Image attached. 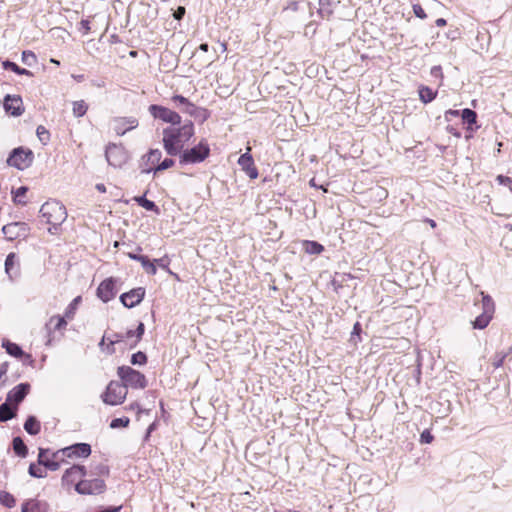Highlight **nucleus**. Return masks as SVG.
I'll return each mask as SVG.
<instances>
[{"label": "nucleus", "mask_w": 512, "mask_h": 512, "mask_svg": "<svg viewBox=\"0 0 512 512\" xmlns=\"http://www.w3.org/2000/svg\"><path fill=\"white\" fill-rule=\"evenodd\" d=\"M505 357H506V354H497V355L495 356V360H494L493 365H494L496 368L500 367V366L502 365V363H503V361H504Z\"/></svg>", "instance_id": "5fc2aeb1"}, {"label": "nucleus", "mask_w": 512, "mask_h": 512, "mask_svg": "<svg viewBox=\"0 0 512 512\" xmlns=\"http://www.w3.org/2000/svg\"><path fill=\"white\" fill-rule=\"evenodd\" d=\"M147 362V356L145 353L138 351L131 357V363L133 365H144Z\"/></svg>", "instance_id": "a18cd8bd"}, {"label": "nucleus", "mask_w": 512, "mask_h": 512, "mask_svg": "<svg viewBox=\"0 0 512 512\" xmlns=\"http://www.w3.org/2000/svg\"><path fill=\"white\" fill-rule=\"evenodd\" d=\"M2 66L5 70H11L13 72H15L16 74L18 75H26V76H29L31 77L33 74L31 71L25 69V68H21L19 67L16 63L10 61V60H5L2 62Z\"/></svg>", "instance_id": "cd10ccee"}, {"label": "nucleus", "mask_w": 512, "mask_h": 512, "mask_svg": "<svg viewBox=\"0 0 512 512\" xmlns=\"http://www.w3.org/2000/svg\"><path fill=\"white\" fill-rule=\"evenodd\" d=\"M7 370H8V364L7 363H3L0 366V374L5 375L7 373Z\"/></svg>", "instance_id": "69168bd1"}, {"label": "nucleus", "mask_w": 512, "mask_h": 512, "mask_svg": "<svg viewBox=\"0 0 512 512\" xmlns=\"http://www.w3.org/2000/svg\"><path fill=\"white\" fill-rule=\"evenodd\" d=\"M413 11H414V14L418 18H420V19L426 18V13H425L424 9L421 7V5H419V4L413 5Z\"/></svg>", "instance_id": "8fccbe9b"}, {"label": "nucleus", "mask_w": 512, "mask_h": 512, "mask_svg": "<svg viewBox=\"0 0 512 512\" xmlns=\"http://www.w3.org/2000/svg\"><path fill=\"white\" fill-rule=\"evenodd\" d=\"M436 95L437 92L427 86H421L419 88V98L425 104L433 101L436 98Z\"/></svg>", "instance_id": "c756f323"}, {"label": "nucleus", "mask_w": 512, "mask_h": 512, "mask_svg": "<svg viewBox=\"0 0 512 512\" xmlns=\"http://www.w3.org/2000/svg\"><path fill=\"white\" fill-rule=\"evenodd\" d=\"M305 252L312 255L320 254L324 247L316 241H305L304 242Z\"/></svg>", "instance_id": "72a5a7b5"}, {"label": "nucleus", "mask_w": 512, "mask_h": 512, "mask_svg": "<svg viewBox=\"0 0 512 512\" xmlns=\"http://www.w3.org/2000/svg\"><path fill=\"white\" fill-rule=\"evenodd\" d=\"M129 418L128 417H121V418H115L110 423V428L116 429L121 427H127L129 425Z\"/></svg>", "instance_id": "49530a36"}, {"label": "nucleus", "mask_w": 512, "mask_h": 512, "mask_svg": "<svg viewBox=\"0 0 512 512\" xmlns=\"http://www.w3.org/2000/svg\"><path fill=\"white\" fill-rule=\"evenodd\" d=\"M12 445L15 454L22 458L27 456L28 449L21 437H15L12 441Z\"/></svg>", "instance_id": "7c9ffc66"}, {"label": "nucleus", "mask_w": 512, "mask_h": 512, "mask_svg": "<svg viewBox=\"0 0 512 512\" xmlns=\"http://www.w3.org/2000/svg\"><path fill=\"white\" fill-rule=\"evenodd\" d=\"M88 110V105L85 103L84 100H79L73 102V115L77 118L82 117L86 114Z\"/></svg>", "instance_id": "f704fd0d"}, {"label": "nucleus", "mask_w": 512, "mask_h": 512, "mask_svg": "<svg viewBox=\"0 0 512 512\" xmlns=\"http://www.w3.org/2000/svg\"><path fill=\"white\" fill-rule=\"evenodd\" d=\"M134 200L137 202V204L141 207H143L144 209H146L147 211H153L155 212L156 214H159L160 213V210L158 208V206L151 200H148L145 195L143 196H137L134 198Z\"/></svg>", "instance_id": "bb28decb"}, {"label": "nucleus", "mask_w": 512, "mask_h": 512, "mask_svg": "<svg viewBox=\"0 0 512 512\" xmlns=\"http://www.w3.org/2000/svg\"><path fill=\"white\" fill-rule=\"evenodd\" d=\"M29 391H30L29 383H20L8 392L6 400L17 408V406L27 396Z\"/></svg>", "instance_id": "dca6fc26"}, {"label": "nucleus", "mask_w": 512, "mask_h": 512, "mask_svg": "<svg viewBox=\"0 0 512 512\" xmlns=\"http://www.w3.org/2000/svg\"><path fill=\"white\" fill-rule=\"evenodd\" d=\"M63 457H83L87 458L91 454V446L87 443H77L60 450Z\"/></svg>", "instance_id": "2eb2a0df"}, {"label": "nucleus", "mask_w": 512, "mask_h": 512, "mask_svg": "<svg viewBox=\"0 0 512 512\" xmlns=\"http://www.w3.org/2000/svg\"><path fill=\"white\" fill-rule=\"evenodd\" d=\"M46 452L47 450L40 448L38 455V463L51 471L58 470L60 468V462L57 459L61 454L60 450L54 453L52 458L45 457Z\"/></svg>", "instance_id": "aec40b11"}, {"label": "nucleus", "mask_w": 512, "mask_h": 512, "mask_svg": "<svg viewBox=\"0 0 512 512\" xmlns=\"http://www.w3.org/2000/svg\"><path fill=\"white\" fill-rule=\"evenodd\" d=\"M481 295L483 312L479 316H477L476 319L473 321V327L475 329L486 328L490 323L495 311V306L492 298L489 295H484L483 292H481Z\"/></svg>", "instance_id": "423d86ee"}, {"label": "nucleus", "mask_w": 512, "mask_h": 512, "mask_svg": "<svg viewBox=\"0 0 512 512\" xmlns=\"http://www.w3.org/2000/svg\"><path fill=\"white\" fill-rule=\"evenodd\" d=\"M48 508L45 501L30 499L22 504L21 512H48Z\"/></svg>", "instance_id": "4be33fe9"}, {"label": "nucleus", "mask_w": 512, "mask_h": 512, "mask_svg": "<svg viewBox=\"0 0 512 512\" xmlns=\"http://www.w3.org/2000/svg\"><path fill=\"white\" fill-rule=\"evenodd\" d=\"M182 112L187 113L190 116L197 117L198 113H200V112L206 113V110L200 109V108L196 107L194 104H192L191 102H188V104L183 106Z\"/></svg>", "instance_id": "37998d69"}, {"label": "nucleus", "mask_w": 512, "mask_h": 512, "mask_svg": "<svg viewBox=\"0 0 512 512\" xmlns=\"http://www.w3.org/2000/svg\"><path fill=\"white\" fill-rule=\"evenodd\" d=\"M36 133H37V136H38L39 140L43 144H47L48 141L50 140V133H49V131L44 126H41V125L38 126L37 130H36Z\"/></svg>", "instance_id": "c03bdc74"}, {"label": "nucleus", "mask_w": 512, "mask_h": 512, "mask_svg": "<svg viewBox=\"0 0 512 512\" xmlns=\"http://www.w3.org/2000/svg\"><path fill=\"white\" fill-rule=\"evenodd\" d=\"M194 135V125L191 121L183 124L181 127H168L163 130V146L170 156L179 155L186 143Z\"/></svg>", "instance_id": "f257e3e1"}, {"label": "nucleus", "mask_w": 512, "mask_h": 512, "mask_svg": "<svg viewBox=\"0 0 512 512\" xmlns=\"http://www.w3.org/2000/svg\"><path fill=\"white\" fill-rule=\"evenodd\" d=\"M40 213L46 222L54 227L61 225L67 218L65 206L56 200L45 202L40 208Z\"/></svg>", "instance_id": "f03ea898"}, {"label": "nucleus", "mask_w": 512, "mask_h": 512, "mask_svg": "<svg viewBox=\"0 0 512 512\" xmlns=\"http://www.w3.org/2000/svg\"><path fill=\"white\" fill-rule=\"evenodd\" d=\"M105 341L108 342V347H109V346H113L117 343L125 342V336L123 333H118V332L106 333L102 337V341H101L100 345H102Z\"/></svg>", "instance_id": "a878e982"}, {"label": "nucleus", "mask_w": 512, "mask_h": 512, "mask_svg": "<svg viewBox=\"0 0 512 512\" xmlns=\"http://www.w3.org/2000/svg\"><path fill=\"white\" fill-rule=\"evenodd\" d=\"M105 488V482L100 478L79 480L76 483V492L81 495L101 494Z\"/></svg>", "instance_id": "6e6552de"}, {"label": "nucleus", "mask_w": 512, "mask_h": 512, "mask_svg": "<svg viewBox=\"0 0 512 512\" xmlns=\"http://www.w3.org/2000/svg\"><path fill=\"white\" fill-rule=\"evenodd\" d=\"M5 272L11 281L20 276V265L14 252L9 253L6 257Z\"/></svg>", "instance_id": "6ab92c4d"}, {"label": "nucleus", "mask_w": 512, "mask_h": 512, "mask_svg": "<svg viewBox=\"0 0 512 512\" xmlns=\"http://www.w3.org/2000/svg\"><path fill=\"white\" fill-rule=\"evenodd\" d=\"M199 50L203 51V52H208L209 50V45L207 43H202L200 46H199Z\"/></svg>", "instance_id": "774afa93"}, {"label": "nucleus", "mask_w": 512, "mask_h": 512, "mask_svg": "<svg viewBox=\"0 0 512 512\" xmlns=\"http://www.w3.org/2000/svg\"><path fill=\"white\" fill-rule=\"evenodd\" d=\"M118 376L123 381V386L134 389H144L147 386V380L144 374L129 366H121L117 371Z\"/></svg>", "instance_id": "20e7f679"}, {"label": "nucleus", "mask_w": 512, "mask_h": 512, "mask_svg": "<svg viewBox=\"0 0 512 512\" xmlns=\"http://www.w3.org/2000/svg\"><path fill=\"white\" fill-rule=\"evenodd\" d=\"M3 105L5 111L12 116H20L24 111L22 99L20 96L6 95Z\"/></svg>", "instance_id": "a211bd4d"}, {"label": "nucleus", "mask_w": 512, "mask_h": 512, "mask_svg": "<svg viewBox=\"0 0 512 512\" xmlns=\"http://www.w3.org/2000/svg\"><path fill=\"white\" fill-rule=\"evenodd\" d=\"M250 151L251 147L248 146L246 148V152L239 157L238 165L251 179H256L258 177V170L254 164Z\"/></svg>", "instance_id": "f8f14e48"}, {"label": "nucleus", "mask_w": 512, "mask_h": 512, "mask_svg": "<svg viewBox=\"0 0 512 512\" xmlns=\"http://www.w3.org/2000/svg\"><path fill=\"white\" fill-rule=\"evenodd\" d=\"M17 408L7 400L0 405V422L8 421L16 416Z\"/></svg>", "instance_id": "b1692460"}, {"label": "nucleus", "mask_w": 512, "mask_h": 512, "mask_svg": "<svg viewBox=\"0 0 512 512\" xmlns=\"http://www.w3.org/2000/svg\"><path fill=\"white\" fill-rule=\"evenodd\" d=\"M142 267L150 275L157 273V267L154 262H151L147 256H143V260H140Z\"/></svg>", "instance_id": "a19ab883"}, {"label": "nucleus", "mask_w": 512, "mask_h": 512, "mask_svg": "<svg viewBox=\"0 0 512 512\" xmlns=\"http://www.w3.org/2000/svg\"><path fill=\"white\" fill-rule=\"evenodd\" d=\"M447 131L457 138L461 137V133L453 126H447Z\"/></svg>", "instance_id": "13d9d810"}, {"label": "nucleus", "mask_w": 512, "mask_h": 512, "mask_svg": "<svg viewBox=\"0 0 512 512\" xmlns=\"http://www.w3.org/2000/svg\"><path fill=\"white\" fill-rule=\"evenodd\" d=\"M172 100L178 105L183 108L184 105L188 104L190 102L187 98L183 97L182 95H175Z\"/></svg>", "instance_id": "3c124183"}, {"label": "nucleus", "mask_w": 512, "mask_h": 512, "mask_svg": "<svg viewBox=\"0 0 512 512\" xmlns=\"http://www.w3.org/2000/svg\"><path fill=\"white\" fill-rule=\"evenodd\" d=\"M18 226L19 223H9L3 226L2 232L7 239L13 240L18 236V233L16 232Z\"/></svg>", "instance_id": "e433bc0d"}, {"label": "nucleus", "mask_w": 512, "mask_h": 512, "mask_svg": "<svg viewBox=\"0 0 512 512\" xmlns=\"http://www.w3.org/2000/svg\"><path fill=\"white\" fill-rule=\"evenodd\" d=\"M145 296V289L138 287L130 290L129 292L123 293L120 296L121 303L127 308H133L138 305Z\"/></svg>", "instance_id": "4468645a"}, {"label": "nucleus", "mask_w": 512, "mask_h": 512, "mask_svg": "<svg viewBox=\"0 0 512 512\" xmlns=\"http://www.w3.org/2000/svg\"><path fill=\"white\" fill-rule=\"evenodd\" d=\"M436 25H437L438 27H443V26H445V25H446V20H445V19H443V18H439V19H437V20H436Z\"/></svg>", "instance_id": "338daca9"}, {"label": "nucleus", "mask_w": 512, "mask_h": 512, "mask_svg": "<svg viewBox=\"0 0 512 512\" xmlns=\"http://www.w3.org/2000/svg\"><path fill=\"white\" fill-rule=\"evenodd\" d=\"M33 161V153L29 149H24L22 147L16 148L10 154L7 163L15 167L19 170H24L28 168Z\"/></svg>", "instance_id": "0eeeda50"}, {"label": "nucleus", "mask_w": 512, "mask_h": 512, "mask_svg": "<svg viewBox=\"0 0 512 512\" xmlns=\"http://www.w3.org/2000/svg\"><path fill=\"white\" fill-rule=\"evenodd\" d=\"M87 471L85 466L82 465H73L68 468L62 476L61 483L62 486L66 490H70L72 486L76 489V483L79 480H84L83 478L86 476Z\"/></svg>", "instance_id": "1a4fd4ad"}, {"label": "nucleus", "mask_w": 512, "mask_h": 512, "mask_svg": "<svg viewBox=\"0 0 512 512\" xmlns=\"http://www.w3.org/2000/svg\"><path fill=\"white\" fill-rule=\"evenodd\" d=\"M497 181L500 183V184H503V185H506L508 183H511L512 180L511 178L507 177V176H503V175H499L497 176Z\"/></svg>", "instance_id": "4d7b16f0"}, {"label": "nucleus", "mask_w": 512, "mask_h": 512, "mask_svg": "<svg viewBox=\"0 0 512 512\" xmlns=\"http://www.w3.org/2000/svg\"><path fill=\"white\" fill-rule=\"evenodd\" d=\"M174 160L172 158H165L162 162H160L157 166H155L154 168L153 167H149L145 170H143L144 173H150V172H154V173H157V172H160V171H163V170H166L170 167H172L174 165Z\"/></svg>", "instance_id": "473e14b6"}, {"label": "nucleus", "mask_w": 512, "mask_h": 512, "mask_svg": "<svg viewBox=\"0 0 512 512\" xmlns=\"http://www.w3.org/2000/svg\"><path fill=\"white\" fill-rule=\"evenodd\" d=\"M459 114H460V112L458 110L450 109V110L446 111L445 117H446V119H448L449 116L457 117V116H459Z\"/></svg>", "instance_id": "e2e57ef3"}, {"label": "nucleus", "mask_w": 512, "mask_h": 512, "mask_svg": "<svg viewBox=\"0 0 512 512\" xmlns=\"http://www.w3.org/2000/svg\"><path fill=\"white\" fill-rule=\"evenodd\" d=\"M150 113L154 118L161 119L166 123H170L172 125H178L181 123V116L173 110H170L166 107L159 105H151L149 107Z\"/></svg>", "instance_id": "9d476101"}, {"label": "nucleus", "mask_w": 512, "mask_h": 512, "mask_svg": "<svg viewBox=\"0 0 512 512\" xmlns=\"http://www.w3.org/2000/svg\"><path fill=\"white\" fill-rule=\"evenodd\" d=\"M145 157L147 158V162L149 164L158 165L162 157V152L159 149H151Z\"/></svg>", "instance_id": "58836bf2"}, {"label": "nucleus", "mask_w": 512, "mask_h": 512, "mask_svg": "<svg viewBox=\"0 0 512 512\" xmlns=\"http://www.w3.org/2000/svg\"><path fill=\"white\" fill-rule=\"evenodd\" d=\"M95 188H96L99 192H101V193L106 192V187H105V185H104V184H102V183H98V184H96Z\"/></svg>", "instance_id": "0e129e2a"}, {"label": "nucleus", "mask_w": 512, "mask_h": 512, "mask_svg": "<svg viewBox=\"0 0 512 512\" xmlns=\"http://www.w3.org/2000/svg\"><path fill=\"white\" fill-rule=\"evenodd\" d=\"M433 440V436L431 435V433L429 431H424L422 434H421V442L422 443H430L432 442Z\"/></svg>", "instance_id": "864d4df0"}, {"label": "nucleus", "mask_w": 512, "mask_h": 512, "mask_svg": "<svg viewBox=\"0 0 512 512\" xmlns=\"http://www.w3.org/2000/svg\"><path fill=\"white\" fill-rule=\"evenodd\" d=\"M209 154V145L206 142L201 141L198 145L190 149L183 150L179 154V163L181 165L200 163L203 162L209 156Z\"/></svg>", "instance_id": "7ed1b4c3"}, {"label": "nucleus", "mask_w": 512, "mask_h": 512, "mask_svg": "<svg viewBox=\"0 0 512 512\" xmlns=\"http://www.w3.org/2000/svg\"><path fill=\"white\" fill-rule=\"evenodd\" d=\"M2 347L6 349V352L10 354L11 356H14L16 358L21 357L24 353L23 350L19 345L16 343H12L8 340H4L2 342Z\"/></svg>", "instance_id": "c85d7f7f"}, {"label": "nucleus", "mask_w": 512, "mask_h": 512, "mask_svg": "<svg viewBox=\"0 0 512 512\" xmlns=\"http://www.w3.org/2000/svg\"><path fill=\"white\" fill-rule=\"evenodd\" d=\"M360 333H361V325L358 322H356L353 327L352 336H354V335L359 336Z\"/></svg>", "instance_id": "680f3d73"}, {"label": "nucleus", "mask_w": 512, "mask_h": 512, "mask_svg": "<svg viewBox=\"0 0 512 512\" xmlns=\"http://www.w3.org/2000/svg\"><path fill=\"white\" fill-rule=\"evenodd\" d=\"M185 15V8L179 6L176 11L173 13V16L176 20H181Z\"/></svg>", "instance_id": "603ef678"}, {"label": "nucleus", "mask_w": 512, "mask_h": 512, "mask_svg": "<svg viewBox=\"0 0 512 512\" xmlns=\"http://www.w3.org/2000/svg\"><path fill=\"white\" fill-rule=\"evenodd\" d=\"M0 503L7 508H12L16 504V499L9 492L2 491L0 492Z\"/></svg>", "instance_id": "4c0bfd02"}, {"label": "nucleus", "mask_w": 512, "mask_h": 512, "mask_svg": "<svg viewBox=\"0 0 512 512\" xmlns=\"http://www.w3.org/2000/svg\"><path fill=\"white\" fill-rule=\"evenodd\" d=\"M127 396V389L117 381H111L102 395V400L108 405H119Z\"/></svg>", "instance_id": "39448f33"}, {"label": "nucleus", "mask_w": 512, "mask_h": 512, "mask_svg": "<svg viewBox=\"0 0 512 512\" xmlns=\"http://www.w3.org/2000/svg\"><path fill=\"white\" fill-rule=\"evenodd\" d=\"M81 26L84 29V34H87L90 31V22L88 20H82Z\"/></svg>", "instance_id": "052dcab7"}, {"label": "nucleus", "mask_w": 512, "mask_h": 512, "mask_svg": "<svg viewBox=\"0 0 512 512\" xmlns=\"http://www.w3.org/2000/svg\"><path fill=\"white\" fill-rule=\"evenodd\" d=\"M81 302V297L80 296H77L76 298H74L72 300V302L68 305V307L66 308L65 310V313H64V316L68 319V320H72L74 318V315L76 313V310L78 308V305L80 304Z\"/></svg>", "instance_id": "c9c22d12"}, {"label": "nucleus", "mask_w": 512, "mask_h": 512, "mask_svg": "<svg viewBox=\"0 0 512 512\" xmlns=\"http://www.w3.org/2000/svg\"><path fill=\"white\" fill-rule=\"evenodd\" d=\"M431 75L434 77H442V69L440 66H434L431 68Z\"/></svg>", "instance_id": "6e6d98bb"}, {"label": "nucleus", "mask_w": 512, "mask_h": 512, "mask_svg": "<svg viewBox=\"0 0 512 512\" xmlns=\"http://www.w3.org/2000/svg\"><path fill=\"white\" fill-rule=\"evenodd\" d=\"M25 431L30 435H37L40 432V422L34 416H29L24 423Z\"/></svg>", "instance_id": "393cba45"}, {"label": "nucleus", "mask_w": 512, "mask_h": 512, "mask_svg": "<svg viewBox=\"0 0 512 512\" xmlns=\"http://www.w3.org/2000/svg\"><path fill=\"white\" fill-rule=\"evenodd\" d=\"M66 319L67 318L65 316H59V315L52 316L49 319V322L46 324V328H47L48 332L51 333L52 330H54V331L64 330L67 326Z\"/></svg>", "instance_id": "5701e85b"}, {"label": "nucleus", "mask_w": 512, "mask_h": 512, "mask_svg": "<svg viewBox=\"0 0 512 512\" xmlns=\"http://www.w3.org/2000/svg\"><path fill=\"white\" fill-rule=\"evenodd\" d=\"M154 263H156L161 269L171 273V271L169 269L170 260H169V258L167 256H164V257L159 258V259H155Z\"/></svg>", "instance_id": "09e8293b"}, {"label": "nucleus", "mask_w": 512, "mask_h": 512, "mask_svg": "<svg viewBox=\"0 0 512 512\" xmlns=\"http://www.w3.org/2000/svg\"><path fill=\"white\" fill-rule=\"evenodd\" d=\"M127 256L132 259V260H135V261H139L140 260H143V256L144 255H140V254H136V253H132V252H129L127 253Z\"/></svg>", "instance_id": "bf43d9fd"}, {"label": "nucleus", "mask_w": 512, "mask_h": 512, "mask_svg": "<svg viewBox=\"0 0 512 512\" xmlns=\"http://www.w3.org/2000/svg\"><path fill=\"white\" fill-rule=\"evenodd\" d=\"M27 191H28V188L26 186H21L18 189H16L15 191H12V193L14 194V197H13L14 202L17 204L25 205L26 201L22 200L21 198L25 196Z\"/></svg>", "instance_id": "79ce46f5"}, {"label": "nucleus", "mask_w": 512, "mask_h": 512, "mask_svg": "<svg viewBox=\"0 0 512 512\" xmlns=\"http://www.w3.org/2000/svg\"><path fill=\"white\" fill-rule=\"evenodd\" d=\"M28 472L32 477L35 478H43L46 476L44 471L41 468L37 467L35 464H30Z\"/></svg>", "instance_id": "de8ad7c7"}, {"label": "nucleus", "mask_w": 512, "mask_h": 512, "mask_svg": "<svg viewBox=\"0 0 512 512\" xmlns=\"http://www.w3.org/2000/svg\"><path fill=\"white\" fill-rule=\"evenodd\" d=\"M116 280L112 277L105 279L97 288V296L105 303L112 300L117 291L115 289Z\"/></svg>", "instance_id": "ddd939ff"}, {"label": "nucleus", "mask_w": 512, "mask_h": 512, "mask_svg": "<svg viewBox=\"0 0 512 512\" xmlns=\"http://www.w3.org/2000/svg\"><path fill=\"white\" fill-rule=\"evenodd\" d=\"M145 331V326L142 322H139L136 330H128L126 333H123L125 336L126 345L129 346L130 349H133L137 346L139 341L141 340Z\"/></svg>", "instance_id": "412c9836"}, {"label": "nucleus", "mask_w": 512, "mask_h": 512, "mask_svg": "<svg viewBox=\"0 0 512 512\" xmlns=\"http://www.w3.org/2000/svg\"><path fill=\"white\" fill-rule=\"evenodd\" d=\"M137 126L138 120L135 117H116L113 119V129L117 135H124Z\"/></svg>", "instance_id": "f3484780"}, {"label": "nucleus", "mask_w": 512, "mask_h": 512, "mask_svg": "<svg viewBox=\"0 0 512 512\" xmlns=\"http://www.w3.org/2000/svg\"><path fill=\"white\" fill-rule=\"evenodd\" d=\"M105 156L109 165L113 167H121L127 161V155L124 149L115 144L107 147Z\"/></svg>", "instance_id": "9b49d317"}, {"label": "nucleus", "mask_w": 512, "mask_h": 512, "mask_svg": "<svg viewBox=\"0 0 512 512\" xmlns=\"http://www.w3.org/2000/svg\"><path fill=\"white\" fill-rule=\"evenodd\" d=\"M461 117H462L463 121L468 124L467 129L473 131V128L471 126L476 123V119H477L476 112L469 108H466V109L462 110Z\"/></svg>", "instance_id": "2f4dec72"}, {"label": "nucleus", "mask_w": 512, "mask_h": 512, "mask_svg": "<svg viewBox=\"0 0 512 512\" xmlns=\"http://www.w3.org/2000/svg\"><path fill=\"white\" fill-rule=\"evenodd\" d=\"M21 60L25 65L30 67L37 63V57L35 53L29 50L22 52Z\"/></svg>", "instance_id": "ea45409f"}]
</instances>
